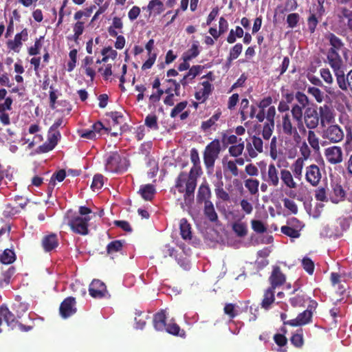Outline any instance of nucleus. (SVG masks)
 <instances>
[{"instance_id":"nucleus-1","label":"nucleus","mask_w":352,"mask_h":352,"mask_svg":"<svg viewBox=\"0 0 352 352\" xmlns=\"http://www.w3.org/2000/svg\"><path fill=\"white\" fill-rule=\"evenodd\" d=\"M196 187V178H192L185 171L179 173L175 179V186L171 188L170 192L175 196H176V190L183 194L184 201L180 198L177 199V201H180L179 205L182 209H184L186 206H190L193 203Z\"/></svg>"},{"instance_id":"nucleus-2","label":"nucleus","mask_w":352,"mask_h":352,"mask_svg":"<svg viewBox=\"0 0 352 352\" xmlns=\"http://www.w3.org/2000/svg\"><path fill=\"white\" fill-rule=\"evenodd\" d=\"M329 41L330 47L327 51V59L329 65L333 69L342 67L343 61L339 54V52H345L347 49L345 47L342 40L333 33H329L326 36Z\"/></svg>"},{"instance_id":"nucleus-3","label":"nucleus","mask_w":352,"mask_h":352,"mask_svg":"<svg viewBox=\"0 0 352 352\" xmlns=\"http://www.w3.org/2000/svg\"><path fill=\"white\" fill-rule=\"evenodd\" d=\"M91 213L92 211L89 208L81 206L78 209V214L67 216V224L73 232L80 235H87L89 234V221L91 220L89 214Z\"/></svg>"},{"instance_id":"nucleus-4","label":"nucleus","mask_w":352,"mask_h":352,"mask_svg":"<svg viewBox=\"0 0 352 352\" xmlns=\"http://www.w3.org/2000/svg\"><path fill=\"white\" fill-rule=\"evenodd\" d=\"M12 309L16 313V316L10 311L7 306H1L2 318L6 322L7 325L12 329H14L18 327L21 331H28L31 330L32 327L24 325L21 323H19L18 321V318H20L23 314L28 310L27 305L23 303H18L14 305Z\"/></svg>"},{"instance_id":"nucleus-5","label":"nucleus","mask_w":352,"mask_h":352,"mask_svg":"<svg viewBox=\"0 0 352 352\" xmlns=\"http://www.w3.org/2000/svg\"><path fill=\"white\" fill-rule=\"evenodd\" d=\"M221 151V147L219 139L213 140L206 146L203 157L204 164L207 169H213Z\"/></svg>"},{"instance_id":"nucleus-6","label":"nucleus","mask_w":352,"mask_h":352,"mask_svg":"<svg viewBox=\"0 0 352 352\" xmlns=\"http://www.w3.org/2000/svg\"><path fill=\"white\" fill-rule=\"evenodd\" d=\"M126 158L122 157L118 152L111 153L106 160L105 168L111 173H120L126 168Z\"/></svg>"},{"instance_id":"nucleus-7","label":"nucleus","mask_w":352,"mask_h":352,"mask_svg":"<svg viewBox=\"0 0 352 352\" xmlns=\"http://www.w3.org/2000/svg\"><path fill=\"white\" fill-rule=\"evenodd\" d=\"M291 115L288 113L282 116L281 127L283 134L292 137L295 142L299 143L301 140V137L298 132V126H295L292 122Z\"/></svg>"},{"instance_id":"nucleus-8","label":"nucleus","mask_w":352,"mask_h":352,"mask_svg":"<svg viewBox=\"0 0 352 352\" xmlns=\"http://www.w3.org/2000/svg\"><path fill=\"white\" fill-rule=\"evenodd\" d=\"M326 161L331 165H337L343 162L344 153L342 148L338 146H331L324 151Z\"/></svg>"},{"instance_id":"nucleus-9","label":"nucleus","mask_w":352,"mask_h":352,"mask_svg":"<svg viewBox=\"0 0 352 352\" xmlns=\"http://www.w3.org/2000/svg\"><path fill=\"white\" fill-rule=\"evenodd\" d=\"M344 131L338 124L329 125L324 131L323 138L333 144L340 142L344 139Z\"/></svg>"},{"instance_id":"nucleus-10","label":"nucleus","mask_w":352,"mask_h":352,"mask_svg":"<svg viewBox=\"0 0 352 352\" xmlns=\"http://www.w3.org/2000/svg\"><path fill=\"white\" fill-rule=\"evenodd\" d=\"M89 292L94 298L110 297L106 285L98 279H94L89 287Z\"/></svg>"},{"instance_id":"nucleus-11","label":"nucleus","mask_w":352,"mask_h":352,"mask_svg":"<svg viewBox=\"0 0 352 352\" xmlns=\"http://www.w3.org/2000/svg\"><path fill=\"white\" fill-rule=\"evenodd\" d=\"M333 72L339 87L343 91H347L348 89H350L352 91V70L347 74L346 77L342 67L333 69Z\"/></svg>"},{"instance_id":"nucleus-12","label":"nucleus","mask_w":352,"mask_h":352,"mask_svg":"<svg viewBox=\"0 0 352 352\" xmlns=\"http://www.w3.org/2000/svg\"><path fill=\"white\" fill-rule=\"evenodd\" d=\"M322 178L320 168L316 164H311L305 168V179L312 186H317Z\"/></svg>"},{"instance_id":"nucleus-13","label":"nucleus","mask_w":352,"mask_h":352,"mask_svg":"<svg viewBox=\"0 0 352 352\" xmlns=\"http://www.w3.org/2000/svg\"><path fill=\"white\" fill-rule=\"evenodd\" d=\"M76 299L74 297H67L60 303L59 307L60 315L63 318H67L76 312Z\"/></svg>"},{"instance_id":"nucleus-14","label":"nucleus","mask_w":352,"mask_h":352,"mask_svg":"<svg viewBox=\"0 0 352 352\" xmlns=\"http://www.w3.org/2000/svg\"><path fill=\"white\" fill-rule=\"evenodd\" d=\"M28 38V32L24 28L21 32L15 34L14 40H8L6 42L8 48L14 52L19 53L23 45V41H26Z\"/></svg>"},{"instance_id":"nucleus-15","label":"nucleus","mask_w":352,"mask_h":352,"mask_svg":"<svg viewBox=\"0 0 352 352\" xmlns=\"http://www.w3.org/2000/svg\"><path fill=\"white\" fill-rule=\"evenodd\" d=\"M61 135L60 131H53L50 132V130L48 131L47 140L39 146L38 150L41 153H47L52 150H53L55 146L57 145L58 140L60 139Z\"/></svg>"},{"instance_id":"nucleus-16","label":"nucleus","mask_w":352,"mask_h":352,"mask_svg":"<svg viewBox=\"0 0 352 352\" xmlns=\"http://www.w3.org/2000/svg\"><path fill=\"white\" fill-rule=\"evenodd\" d=\"M303 121L308 129H316L318 126L320 121L316 109L311 108L306 109L303 116Z\"/></svg>"},{"instance_id":"nucleus-17","label":"nucleus","mask_w":352,"mask_h":352,"mask_svg":"<svg viewBox=\"0 0 352 352\" xmlns=\"http://www.w3.org/2000/svg\"><path fill=\"white\" fill-rule=\"evenodd\" d=\"M312 312L305 310L299 314L295 319L284 321V324H289L292 327L302 326L309 323L312 318Z\"/></svg>"},{"instance_id":"nucleus-18","label":"nucleus","mask_w":352,"mask_h":352,"mask_svg":"<svg viewBox=\"0 0 352 352\" xmlns=\"http://www.w3.org/2000/svg\"><path fill=\"white\" fill-rule=\"evenodd\" d=\"M269 280L271 285L270 287L275 289L285 283L286 277L281 272L280 268L278 266H275L273 268Z\"/></svg>"},{"instance_id":"nucleus-19","label":"nucleus","mask_w":352,"mask_h":352,"mask_svg":"<svg viewBox=\"0 0 352 352\" xmlns=\"http://www.w3.org/2000/svg\"><path fill=\"white\" fill-rule=\"evenodd\" d=\"M221 116V111L218 109L215 113L207 120L203 121L201 124V129L204 131H208L212 129L216 131L218 128L217 121Z\"/></svg>"},{"instance_id":"nucleus-20","label":"nucleus","mask_w":352,"mask_h":352,"mask_svg":"<svg viewBox=\"0 0 352 352\" xmlns=\"http://www.w3.org/2000/svg\"><path fill=\"white\" fill-rule=\"evenodd\" d=\"M304 107L295 104L292 107L291 114L292 118L297 122V126L300 131H305V127L303 124V110Z\"/></svg>"},{"instance_id":"nucleus-21","label":"nucleus","mask_w":352,"mask_h":352,"mask_svg":"<svg viewBox=\"0 0 352 352\" xmlns=\"http://www.w3.org/2000/svg\"><path fill=\"white\" fill-rule=\"evenodd\" d=\"M42 247L45 252H51L56 249L58 245V239L56 234L51 233L43 236L42 241Z\"/></svg>"},{"instance_id":"nucleus-22","label":"nucleus","mask_w":352,"mask_h":352,"mask_svg":"<svg viewBox=\"0 0 352 352\" xmlns=\"http://www.w3.org/2000/svg\"><path fill=\"white\" fill-rule=\"evenodd\" d=\"M263 179L270 185L276 187L279 184V173L274 164L268 166L267 175Z\"/></svg>"},{"instance_id":"nucleus-23","label":"nucleus","mask_w":352,"mask_h":352,"mask_svg":"<svg viewBox=\"0 0 352 352\" xmlns=\"http://www.w3.org/2000/svg\"><path fill=\"white\" fill-rule=\"evenodd\" d=\"M299 292L297 293L294 297H291L289 298V302L291 305L294 307H302L309 300V297H308L306 293L302 290H300L299 288L294 289V293Z\"/></svg>"},{"instance_id":"nucleus-24","label":"nucleus","mask_w":352,"mask_h":352,"mask_svg":"<svg viewBox=\"0 0 352 352\" xmlns=\"http://www.w3.org/2000/svg\"><path fill=\"white\" fill-rule=\"evenodd\" d=\"M210 188L209 187L208 184L206 182H205L202 183L198 188L197 194V201L198 203L204 202V204H206V201H211L210 200Z\"/></svg>"},{"instance_id":"nucleus-25","label":"nucleus","mask_w":352,"mask_h":352,"mask_svg":"<svg viewBox=\"0 0 352 352\" xmlns=\"http://www.w3.org/2000/svg\"><path fill=\"white\" fill-rule=\"evenodd\" d=\"M166 316L164 310L156 313L153 316V323L155 330L158 331H164L166 326Z\"/></svg>"},{"instance_id":"nucleus-26","label":"nucleus","mask_w":352,"mask_h":352,"mask_svg":"<svg viewBox=\"0 0 352 352\" xmlns=\"http://www.w3.org/2000/svg\"><path fill=\"white\" fill-rule=\"evenodd\" d=\"M201 85L203 88L195 92V98L196 100L204 102L208 99L209 95L211 94L212 91V85L208 81H204L201 82Z\"/></svg>"},{"instance_id":"nucleus-27","label":"nucleus","mask_w":352,"mask_h":352,"mask_svg":"<svg viewBox=\"0 0 352 352\" xmlns=\"http://www.w3.org/2000/svg\"><path fill=\"white\" fill-rule=\"evenodd\" d=\"M318 110V116L322 124L324 122L330 123L334 120L333 109L329 106L324 104L320 106Z\"/></svg>"},{"instance_id":"nucleus-28","label":"nucleus","mask_w":352,"mask_h":352,"mask_svg":"<svg viewBox=\"0 0 352 352\" xmlns=\"http://www.w3.org/2000/svg\"><path fill=\"white\" fill-rule=\"evenodd\" d=\"M272 98L271 96H267L263 98L257 104L259 108V111L256 116V118L260 122H262L265 118V109L267 107H270L272 103Z\"/></svg>"},{"instance_id":"nucleus-29","label":"nucleus","mask_w":352,"mask_h":352,"mask_svg":"<svg viewBox=\"0 0 352 352\" xmlns=\"http://www.w3.org/2000/svg\"><path fill=\"white\" fill-rule=\"evenodd\" d=\"M275 289L271 287L267 288L263 294V298L261 303L263 309H269L275 301Z\"/></svg>"},{"instance_id":"nucleus-30","label":"nucleus","mask_w":352,"mask_h":352,"mask_svg":"<svg viewBox=\"0 0 352 352\" xmlns=\"http://www.w3.org/2000/svg\"><path fill=\"white\" fill-rule=\"evenodd\" d=\"M204 214L210 222L217 223L219 221L218 214L212 201H206V204H204Z\"/></svg>"},{"instance_id":"nucleus-31","label":"nucleus","mask_w":352,"mask_h":352,"mask_svg":"<svg viewBox=\"0 0 352 352\" xmlns=\"http://www.w3.org/2000/svg\"><path fill=\"white\" fill-rule=\"evenodd\" d=\"M282 182L289 188H296L297 184L294 181L292 173L287 169H282L280 173Z\"/></svg>"},{"instance_id":"nucleus-32","label":"nucleus","mask_w":352,"mask_h":352,"mask_svg":"<svg viewBox=\"0 0 352 352\" xmlns=\"http://www.w3.org/2000/svg\"><path fill=\"white\" fill-rule=\"evenodd\" d=\"M180 234L183 239L190 240L192 239V231L190 224L188 222L187 219L183 218L179 222Z\"/></svg>"},{"instance_id":"nucleus-33","label":"nucleus","mask_w":352,"mask_h":352,"mask_svg":"<svg viewBox=\"0 0 352 352\" xmlns=\"http://www.w3.org/2000/svg\"><path fill=\"white\" fill-rule=\"evenodd\" d=\"M147 10L150 14L159 15L164 10V6L160 0H151L147 6Z\"/></svg>"},{"instance_id":"nucleus-34","label":"nucleus","mask_w":352,"mask_h":352,"mask_svg":"<svg viewBox=\"0 0 352 352\" xmlns=\"http://www.w3.org/2000/svg\"><path fill=\"white\" fill-rule=\"evenodd\" d=\"M333 196L331 198L333 203L338 204L344 201L346 197V191L340 184H336L333 186Z\"/></svg>"},{"instance_id":"nucleus-35","label":"nucleus","mask_w":352,"mask_h":352,"mask_svg":"<svg viewBox=\"0 0 352 352\" xmlns=\"http://www.w3.org/2000/svg\"><path fill=\"white\" fill-rule=\"evenodd\" d=\"M169 334L180 336L182 338L185 336V331L184 329H181L180 327L175 323V322H170L168 324H166V328L164 329Z\"/></svg>"},{"instance_id":"nucleus-36","label":"nucleus","mask_w":352,"mask_h":352,"mask_svg":"<svg viewBox=\"0 0 352 352\" xmlns=\"http://www.w3.org/2000/svg\"><path fill=\"white\" fill-rule=\"evenodd\" d=\"M140 192L144 199L151 201L155 192V189L153 185L146 184L141 186Z\"/></svg>"},{"instance_id":"nucleus-37","label":"nucleus","mask_w":352,"mask_h":352,"mask_svg":"<svg viewBox=\"0 0 352 352\" xmlns=\"http://www.w3.org/2000/svg\"><path fill=\"white\" fill-rule=\"evenodd\" d=\"M339 16L340 20L346 25L347 29L352 32V10L343 8Z\"/></svg>"},{"instance_id":"nucleus-38","label":"nucleus","mask_w":352,"mask_h":352,"mask_svg":"<svg viewBox=\"0 0 352 352\" xmlns=\"http://www.w3.org/2000/svg\"><path fill=\"white\" fill-rule=\"evenodd\" d=\"M304 166V161L303 159L298 158L292 165L291 170L294 176L298 179H300L302 177V169Z\"/></svg>"},{"instance_id":"nucleus-39","label":"nucleus","mask_w":352,"mask_h":352,"mask_svg":"<svg viewBox=\"0 0 352 352\" xmlns=\"http://www.w3.org/2000/svg\"><path fill=\"white\" fill-rule=\"evenodd\" d=\"M223 167L224 172H229L234 177H237L239 174V168L233 160H223Z\"/></svg>"},{"instance_id":"nucleus-40","label":"nucleus","mask_w":352,"mask_h":352,"mask_svg":"<svg viewBox=\"0 0 352 352\" xmlns=\"http://www.w3.org/2000/svg\"><path fill=\"white\" fill-rule=\"evenodd\" d=\"M16 260V255L13 250L6 249L0 255V262L8 265L14 263Z\"/></svg>"},{"instance_id":"nucleus-41","label":"nucleus","mask_w":352,"mask_h":352,"mask_svg":"<svg viewBox=\"0 0 352 352\" xmlns=\"http://www.w3.org/2000/svg\"><path fill=\"white\" fill-rule=\"evenodd\" d=\"M66 177V172L64 169H60L52 175L50 180V191L53 190L56 186V181L59 182H63Z\"/></svg>"},{"instance_id":"nucleus-42","label":"nucleus","mask_w":352,"mask_h":352,"mask_svg":"<svg viewBox=\"0 0 352 352\" xmlns=\"http://www.w3.org/2000/svg\"><path fill=\"white\" fill-rule=\"evenodd\" d=\"M280 231L283 234L290 238L297 239L300 236L301 230L298 228V227L292 228L290 226H283L280 228Z\"/></svg>"},{"instance_id":"nucleus-43","label":"nucleus","mask_w":352,"mask_h":352,"mask_svg":"<svg viewBox=\"0 0 352 352\" xmlns=\"http://www.w3.org/2000/svg\"><path fill=\"white\" fill-rule=\"evenodd\" d=\"M291 343L297 348H300L304 344L303 331L299 329L290 338Z\"/></svg>"},{"instance_id":"nucleus-44","label":"nucleus","mask_w":352,"mask_h":352,"mask_svg":"<svg viewBox=\"0 0 352 352\" xmlns=\"http://www.w3.org/2000/svg\"><path fill=\"white\" fill-rule=\"evenodd\" d=\"M259 181L256 179H247L245 180V186L251 195H256L258 192Z\"/></svg>"},{"instance_id":"nucleus-45","label":"nucleus","mask_w":352,"mask_h":352,"mask_svg":"<svg viewBox=\"0 0 352 352\" xmlns=\"http://www.w3.org/2000/svg\"><path fill=\"white\" fill-rule=\"evenodd\" d=\"M123 248V242L120 240H115L110 242L107 246L108 254H113L120 252Z\"/></svg>"},{"instance_id":"nucleus-46","label":"nucleus","mask_w":352,"mask_h":352,"mask_svg":"<svg viewBox=\"0 0 352 352\" xmlns=\"http://www.w3.org/2000/svg\"><path fill=\"white\" fill-rule=\"evenodd\" d=\"M85 30V23L83 21H76L73 25L74 35L72 39L77 42L80 36L82 34Z\"/></svg>"},{"instance_id":"nucleus-47","label":"nucleus","mask_w":352,"mask_h":352,"mask_svg":"<svg viewBox=\"0 0 352 352\" xmlns=\"http://www.w3.org/2000/svg\"><path fill=\"white\" fill-rule=\"evenodd\" d=\"M244 150V142H239L235 145H232L228 148V153L230 156L234 157H239Z\"/></svg>"},{"instance_id":"nucleus-48","label":"nucleus","mask_w":352,"mask_h":352,"mask_svg":"<svg viewBox=\"0 0 352 352\" xmlns=\"http://www.w3.org/2000/svg\"><path fill=\"white\" fill-rule=\"evenodd\" d=\"M243 50V45L241 43H238L234 45L230 50L229 56L228 57V60L231 62L235 59H236L239 55L241 54Z\"/></svg>"},{"instance_id":"nucleus-49","label":"nucleus","mask_w":352,"mask_h":352,"mask_svg":"<svg viewBox=\"0 0 352 352\" xmlns=\"http://www.w3.org/2000/svg\"><path fill=\"white\" fill-rule=\"evenodd\" d=\"M321 17L322 16H318L315 12H313L309 15L307 19V26L310 33H314L315 32L319 22V18Z\"/></svg>"},{"instance_id":"nucleus-50","label":"nucleus","mask_w":352,"mask_h":352,"mask_svg":"<svg viewBox=\"0 0 352 352\" xmlns=\"http://www.w3.org/2000/svg\"><path fill=\"white\" fill-rule=\"evenodd\" d=\"M232 230L238 236H245L248 233L247 226L243 222H236L232 225Z\"/></svg>"},{"instance_id":"nucleus-51","label":"nucleus","mask_w":352,"mask_h":352,"mask_svg":"<svg viewBox=\"0 0 352 352\" xmlns=\"http://www.w3.org/2000/svg\"><path fill=\"white\" fill-rule=\"evenodd\" d=\"M236 305L233 303H226L223 308L224 314L228 316L230 320L234 319L237 315Z\"/></svg>"},{"instance_id":"nucleus-52","label":"nucleus","mask_w":352,"mask_h":352,"mask_svg":"<svg viewBox=\"0 0 352 352\" xmlns=\"http://www.w3.org/2000/svg\"><path fill=\"white\" fill-rule=\"evenodd\" d=\"M307 140L310 146L314 150H318L320 148L319 139L317 137L316 133L312 130L308 131Z\"/></svg>"},{"instance_id":"nucleus-53","label":"nucleus","mask_w":352,"mask_h":352,"mask_svg":"<svg viewBox=\"0 0 352 352\" xmlns=\"http://www.w3.org/2000/svg\"><path fill=\"white\" fill-rule=\"evenodd\" d=\"M283 202L284 207L287 209L291 214H296L298 213V208L294 201L289 198H284Z\"/></svg>"},{"instance_id":"nucleus-54","label":"nucleus","mask_w":352,"mask_h":352,"mask_svg":"<svg viewBox=\"0 0 352 352\" xmlns=\"http://www.w3.org/2000/svg\"><path fill=\"white\" fill-rule=\"evenodd\" d=\"M104 184V177L102 175H95L91 185V189L95 190H100Z\"/></svg>"},{"instance_id":"nucleus-55","label":"nucleus","mask_w":352,"mask_h":352,"mask_svg":"<svg viewBox=\"0 0 352 352\" xmlns=\"http://www.w3.org/2000/svg\"><path fill=\"white\" fill-rule=\"evenodd\" d=\"M308 94H311L318 102H322L324 100V93L318 88L309 87L307 89Z\"/></svg>"},{"instance_id":"nucleus-56","label":"nucleus","mask_w":352,"mask_h":352,"mask_svg":"<svg viewBox=\"0 0 352 352\" xmlns=\"http://www.w3.org/2000/svg\"><path fill=\"white\" fill-rule=\"evenodd\" d=\"M214 191L217 198L221 199L223 201L230 200L229 194L223 188V182L217 186V188L214 189Z\"/></svg>"},{"instance_id":"nucleus-57","label":"nucleus","mask_w":352,"mask_h":352,"mask_svg":"<svg viewBox=\"0 0 352 352\" xmlns=\"http://www.w3.org/2000/svg\"><path fill=\"white\" fill-rule=\"evenodd\" d=\"M302 266L303 269L310 275L313 274L314 272V263L309 257H304L302 260Z\"/></svg>"},{"instance_id":"nucleus-58","label":"nucleus","mask_w":352,"mask_h":352,"mask_svg":"<svg viewBox=\"0 0 352 352\" xmlns=\"http://www.w3.org/2000/svg\"><path fill=\"white\" fill-rule=\"evenodd\" d=\"M300 15L298 13L289 14L286 19L288 28L292 29L296 28L300 21Z\"/></svg>"},{"instance_id":"nucleus-59","label":"nucleus","mask_w":352,"mask_h":352,"mask_svg":"<svg viewBox=\"0 0 352 352\" xmlns=\"http://www.w3.org/2000/svg\"><path fill=\"white\" fill-rule=\"evenodd\" d=\"M221 140L226 146L228 144H234L243 142L241 138H238L235 135H227L226 133L222 135Z\"/></svg>"},{"instance_id":"nucleus-60","label":"nucleus","mask_w":352,"mask_h":352,"mask_svg":"<svg viewBox=\"0 0 352 352\" xmlns=\"http://www.w3.org/2000/svg\"><path fill=\"white\" fill-rule=\"evenodd\" d=\"M252 228L258 234H263L267 231V227L261 220L253 219L251 221Z\"/></svg>"},{"instance_id":"nucleus-61","label":"nucleus","mask_w":352,"mask_h":352,"mask_svg":"<svg viewBox=\"0 0 352 352\" xmlns=\"http://www.w3.org/2000/svg\"><path fill=\"white\" fill-rule=\"evenodd\" d=\"M199 54L198 46L196 44H192L191 47L188 50L187 53L184 56L183 58L186 61H189L192 58L197 57Z\"/></svg>"},{"instance_id":"nucleus-62","label":"nucleus","mask_w":352,"mask_h":352,"mask_svg":"<svg viewBox=\"0 0 352 352\" xmlns=\"http://www.w3.org/2000/svg\"><path fill=\"white\" fill-rule=\"evenodd\" d=\"M145 124L154 130H157L159 126L157 124V118L155 115H148L144 120Z\"/></svg>"},{"instance_id":"nucleus-63","label":"nucleus","mask_w":352,"mask_h":352,"mask_svg":"<svg viewBox=\"0 0 352 352\" xmlns=\"http://www.w3.org/2000/svg\"><path fill=\"white\" fill-rule=\"evenodd\" d=\"M15 272V269L14 267H10L8 270L5 271L2 274V278L0 280L1 284L8 285L10 283V280L12 276L14 275Z\"/></svg>"},{"instance_id":"nucleus-64","label":"nucleus","mask_w":352,"mask_h":352,"mask_svg":"<svg viewBox=\"0 0 352 352\" xmlns=\"http://www.w3.org/2000/svg\"><path fill=\"white\" fill-rule=\"evenodd\" d=\"M295 98L299 103L298 105L305 108L309 104L308 97L302 92L298 91L295 94Z\"/></svg>"}]
</instances>
